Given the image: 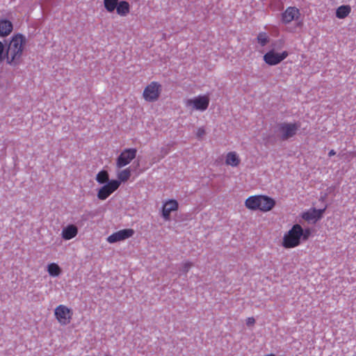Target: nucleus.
Segmentation results:
<instances>
[{
    "label": "nucleus",
    "instance_id": "nucleus-1",
    "mask_svg": "<svg viewBox=\"0 0 356 356\" xmlns=\"http://www.w3.org/2000/svg\"><path fill=\"white\" fill-rule=\"evenodd\" d=\"M26 42V38L20 33L15 34L11 38L4 56L8 65L17 67L22 63Z\"/></svg>",
    "mask_w": 356,
    "mask_h": 356
},
{
    "label": "nucleus",
    "instance_id": "nucleus-2",
    "mask_svg": "<svg viewBox=\"0 0 356 356\" xmlns=\"http://www.w3.org/2000/svg\"><path fill=\"white\" fill-rule=\"evenodd\" d=\"M302 226L295 224L286 232L282 238V245L286 249H291L299 246L302 243Z\"/></svg>",
    "mask_w": 356,
    "mask_h": 356
},
{
    "label": "nucleus",
    "instance_id": "nucleus-3",
    "mask_svg": "<svg viewBox=\"0 0 356 356\" xmlns=\"http://www.w3.org/2000/svg\"><path fill=\"white\" fill-rule=\"evenodd\" d=\"M210 102L209 95L208 94L197 95L193 98L187 99L184 101L185 106L191 111L204 112L207 110Z\"/></svg>",
    "mask_w": 356,
    "mask_h": 356
},
{
    "label": "nucleus",
    "instance_id": "nucleus-4",
    "mask_svg": "<svg viewBox=\"0 0 356 356\" xmlns=\"http://www.w3.org/2000/svg\"><path fill=\"white\" fill-rule=\"evenodd\" d=\"M300 128V122H282L278 125V134L283 140L295 136Z\"/></svg>",
    "mask_w": 356,
    "mask_h": 356
},
{
    "label": "nucleus",
    "instance_id": "nucleus-5",
    "mask_svg": "<svg viewBox=\"0 0 356 356\" xmlns=\"http://www.w3.org/2000/svg\"><path fill=\"white\" fill-rule=\"evenodd\" d=\"M161 92V85L156 81H152L144 89L143 97L144 99L149 102L156 101Z\"/></svg>",
    "mask_w": 356,
    "mask_h": 356
},
{
    "label": "nucleus",
    "instance_id": "nucleus-6",
    "mask_svg": "<svg viewBox=\"0 0 356 356\" xmlns=\"http://www.w3.org/2000/svg\"><path fill=\"white\" fill-rule=\"evenodd\" d=\"M72 310L64 305H59L54 309V316L61 325H68L72 318Z\"/></svg>",
    "mask_w": 356,
    "mask_h": 356
},
{
    "label": "nucleus",
    "instance_id": "nucleus-7",
    "mask_svg": "<svg viewBox=\"0 0 356 356\" xmlns=\"http://www.w3.org/2000/svg\"><path fill=\"white\" fill-rule=\"evenodd\" d=\"M289 53L286 51L278 53L274 49L269 50L263 56L264 61L268 65H276L283 61L287 56Z\"/></svg>",
    "mask_w": 356,
    "mask_h": 356
},
{
    "label": "nucleus",
    "instance_id": "nucleus-8",
    "mask_svg": "<svg viewBox=\"0 0 356 356\" xmlns=\"http://www.w3.org/2000/svg\"><path fill=\"white\" fill-rule=\"evenodd\" d=\"M137 150L135 148H129L124 149L116 160V166L118 168H122L129 164L136 156Z\"/></svg>",
    "mask_w": 356,
    "mask_h": 356
},
{
    "label": "nucleus",
    "instance_id": "nucleus-9",
    "mask_svg": "<svg viewBox=\"0 0 356 356\" xmlns=\"http://www.w3.org/2000/svg\"><path fill=\"white\" fill-rule=\"evenodd\" d=\"M326 209L327 205H325L323 208L318 209L311 208L309 210L302 213L301 217L303 220L308 222L316 223L317 221L322 218Z\"/></svg>",
    "mask_w": 356,
    "mask_h": 356
},
{
    "label": "nucleus",
    "instance_id": "nucleus-10",
    "mask_svg": "<svg viewBox=\"0 0 356 356\" xmlns=\"http://www.w3.org/2000/svg\"><path fill=\"white\" fill-rule=\"evenodd\" d=\"M120 185V181L118 180H111L99 188L97 197L99 199L103 200L106 199L111 194L116 191Z\"/></svg>",
    "mask_w": 356,
    "mask_h": 356
},
{
    "label": "nucleus",
    "instance_id": "nucleus-11",
    "mask_svg": "<svg viewBox=\"0 0 356 356\" xmlns=\"http://www.w3.org/2000/svg\"><path fill=\"white\" fill-rule=\"evenodd\" d=\"M135 232L132 229H124L113 233L106 238L109 243H114L131 238Z\"/></svg>",
    "mask_w": 356,
    "mask_h": 356
},
{
    "label": "nucleus",
    "instance_id": "nucleus-12",
    "mask_svg": "<svg viewBox=\"0 0 356 356\" xmlns=\"http://www.w3.org/2000/svg\"><path fill=\"white\" fill-rule=\"evenodd\" d=\"M300 16V10L296 7H288L282 14V23L287 24L293 20L298 19Z\"/></svg>",
    "mask_w": 356,
    "mask_h": 356
},
{
    "label": "nucleus",
    "instance_id": "nucleus-13",
    "mask_svg": "<svg viewBox=\"0 0 356 356\" xmlns=\"http://www.w3.org/2000/svg\"><path fill=\"white\" fill-rule=\"evenodd\" d=\"M275 202H245L246 207L251 210L259 209L261 211H268L275 206Z\"/></svg>",
    "mask_w": 356,
    "mask_h": 356
},
{
    "label": "nucleus",
    "instance_id": "nucleus-14",
    "mask_svg": "<svg viewBox=\"0 0 356 356\" xmlns=\"http://www.w3.org/2000/svg\"><path fill=\"white\" fill-rule=\"evenodd\" d=\"M178 209V202H165L162 207V216L165 220H170V214Z\"/></svg>",
    "mask_w": 356,
    "mask_h": 356
},
{
    "label": "nucleus",
    "instance_id": "nucleus-15",
    "mask_svg": "<svg viewBox=\"0 0 356 356\" xmlns=\"http://www.w3.org/2000/svg\"><path fill=\"white\" fill-rule=\"evenodd\" d=\"M78 234V228L74 225H69L62 230L61 236L65 240H70Z\"/></svg>",
    "mask_w": 356,
    "mask_h": 356
},
{
    "label": "nucleus",
    "instance_id": "nucleus-16",
    "mask_svg": "<svg viewBox=\"0 0 356 356\" xmlns=\"http://www.w3.org/2000/svg\"><path fill=\"white\" fill-rule=\"evenodd\" d=\"M13 26L10 21L8 19L0 20V36H8L13 31Z\"/></svg>",
    "mask_w": 356,
    "mask_h": 356
},
{
    "label": "nucleus",
    "instance_id": "nucleus-17",
    "mask_svg": "<svg viewBox=\"0 0 356 356\" xmlns=\"http://www.w3.org/2000/svg\"><path fill=\"white\" fill-rule=\"evenodd\" d=\"M115 10L118 15L125 17L130 13V5L127 1H121L118 2Z\"/></svg>",
    "mask_w": 356,
    "mask_h": 356
},
{
    "label": "nucleus",
    "instance_id": "nucleus-18",
    "mask_svg": "<svg viewBox=\"0 0 356 356\" xmlns=\"http://www.w3.org/2000/svg\"><path fill=\"white\" fill-rule=\"evenodd\" d=\"M240 159L235 152H230L226 156L225 163L228 165L236 167L240 163Z\"/></svg>",
    "mask_w": 356,
    "mask_h": 356
},
{
    "label": "nucleus",
    "instance_id": "nucleus-19",
    "mask_svg": "<svg viewBox=\"0 0 356 356\" xmlns=\"http://www.w3.org/2000/svg\"><path fill=\"white\" fill-rule=\"evenodd\" d=\"M350 12L351 7L349 5L340 6L336 10V17L338 19H344L350 15Z\"/></svg>",
    "mask_w": 356,
    "mask_h": 356
},
{
    "label": "nucleus",
    "instance_id": "nucleus-20",
    "mask_svg": "<svg viewBox=\"0 0 356 356\" xmlns=\"http://www.w3.org/2000/svg\"><path fill=\"white\" fill-rule=\"evenodd\" d=\"M61 268L56 263H51L47 265V272L51 277H58L61 273Z\"/></svg>",
    "mask_w": 356,
    "mask_h": 356
},
{
    "label": "nucleus",
    "instance_id": "nucleus-21",
    "mask_svg": "<svg viewBox=\"0 0 356 356\" xmlns=\"http://www.w3.org/2000/svg\"><path fill=\"white\" fill-rule=\"evenodd\" d=\"M109 176L106 170H101L96 176V181L100 184H106L108 182Z\"/></svg>",
    "mask_w": 356,
    "mask_h": 356
},
{
    "label": "nucleus",
    "instance_id": "nucleus-22",
    "mask_svg": "<svg viewBox=\"0 0 356 356\" xmlns=\"http://www.w3.org/2000/svg\"><path fill=\"white\" fill-rule=\"evenodd\" d=\"M118 2V0H104V8L108 12L112 13L117 8Z\"/></svg>",
    "mask_w": 356,
    "mask_h": 356
},
{
    "label": "nucleus",
    "instance_id": "nucleus-23",
    "mask_svg": "<svg viewBox=\"0 0 356 356\" xmlns=\"http://www.w3.org/2000/svg\"><path fill=\"white\" fill-rule=\"evenodd\" d=\"M257 42L261 46H266L270 41V38L266 32H261L257 37Z\"/></svg>",
    "mask_w": 356,
    "mask_h": 356
},
{
    "label": "nucleus",
    "instance_id": "nucleus-24",
    "mask_svg": "<svg viewBox=\"0 0 356 356\" xmlns=\"http://www.w3.org/2000/svg\"><path fill=\"white\" fill-rule=\"evenodd\" d=\"M130 176H131V171L129 168L121 170L118 173V178L121 181H127V179H129Z\"/></svg>",
    "mask_w": 356,
    "mask_h": 356
},
{
    "label": "nucleus",
    "instance_id": "nucleus-25",
    "mask_svg": "<svg viewBox=\"0 0 356 356\" xmlns=\"http://www.w3.org/2000/svg\"><path fill=\"white\" fill-rule=\"evenodd\" d=\"M302 235L300 236L301 238H302V242L307 241L312 235V229L310 228L303 229L302 227Z\"/></svg>",
    "mask_w": 356,
    "mask_h": 356
},
{
    "label": "nucleus",
    "instance_id": "nucleus-26",
    "mask_svg": "<svg viewBox=\"0 0 356 356\" xmlns=\"http://www.w3.org/2000/svg\"><path fill=\"white\" fill-rule=\"evenodd\" d=\"M245 200H274L273 198L266 195H252L248 197Z\"/></svg>",
    "mask_w": 356,
    "mask_h": 356
},
{
    "label": "nucleus",
    "instance_id": "nucleus-27",
    "mask_svg": "<svg viewBox=\"0 0 356 356\" xmlns=\"http://www.w3.org/2000/svg\"><path fill=\"white\" fill-rule=\"evenodd\" d=\"M193 266L191 261H185L182 264V271L185 273H188L191 268Z\"/></svg>",
    "mask_w": 356,
    "mask_h": 356
},
{
    "label": "nucleus",
    "instance_id": "nucleus-28",
    "mask_svg": "<svg viewBox=\"0 0 356 356\" xmlns=\"http://www.w3.org/2000/svg\"><path fill=\"white\" fill-rule=\"evenodd\" d=\"M205 129L204 127H200L197 129V132H196V136L197 138H202L204 135H205Z\"/></svg>",
    "mask_w": 356,
    "mask_h": 356
},
{
    "label": "nucleus",
    "instance_id": "nucleus-29",
    "mask_svg": "<svg viewBox=\"0 0 356 356\" xmlns=\"http://www.w3.org/2000/svg\"><path fill=\"white\" fill-rule=\"evenodd\" d=\"M3 52H4V46H3V43L0 41V62H2L4 60L5 55H3Z\"/></svg>",
    "mask_w": 356,
    "mask_h": 356
},
{
    "label": "nucleus",
    "instance_id": "nucleus-30",
    "mask_svg": "<svg viewBox=\"0 0 356 356\" xmlns=\"http://www.w3.org/2000/svg\"><path fill=\"white\" fill-rule=\"evenodd\" d=\"M255 323V320L253 317H249L246 320V324L248 326L253 325Z\"/></svg>",
    "mask_w": 356,
    "mask_h": 356
},
{
    "label": "nucleus",
    "instance_id": "nucleus-31",
    "mask_svg": "<svg viewBox=\"0 0 356 356\" xmlns=\"http://www.w3.org/2000/svg\"><path fill=\"white\" fill-rule=\"evenodd\" d=\"M335 154H336V152L334 149H331L328 153L329 156H332Z\"/></svg>",
    "mask_w": 356,
    "mask_h": 356
},
{
    "label": "nucleus",
    "instance_id": "nucleus-32",
    "mask_svg": "<svg viewBox=\"0 0 356 356\" xmlns=\"http://www.w3.org/2000/svg\"><path fill=\"white\" fill-rule=\"evenodd\" d=\"M265 356H275V355H273V354H269V355H265Z\"/></svg>",
    "mask_w": 356,
    "mask_h": 356
}]
</instances>
